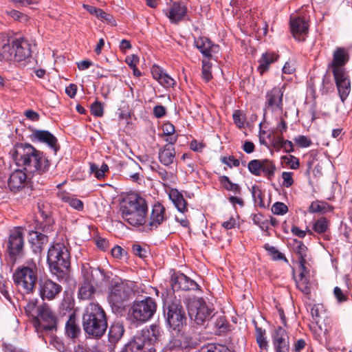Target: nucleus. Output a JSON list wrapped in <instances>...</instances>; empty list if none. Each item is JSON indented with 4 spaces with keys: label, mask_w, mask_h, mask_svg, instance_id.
Returning <instances> with one entry per match:
<instances>
[{
    "label": "nucleus",
    "mask_w": 352,
    "mask_h": 352,
    "mask_svg": "<svg viewBox=\"0 0 352 352\" xmlns=\"http://www.w3.org/2000/svg\"><path fill=\"white\" fill-rule=\"evenodd\" d=\"M83 8L90 14L96 16L98 19H100L101 20L106 21L107 23L111 25H116V21L113 16L110 14L105 12L100 8H98L96 7L86 4L83 5Z\"/></svg>",
    "instance_id": "obj_36"
},
{
    "label": "nucleus",
    "mask_w": 352,
    "mask_h": 352,
    "mask_svg": "<svg viewBox=\"0 0 352 352\" xmlns=\"http://www.w3.org/2000/svg\"><path fill=\"white\" fill-rule=\"evenodd\" d=\"M252 221L254 223L258 226L262 230L267 232L269 230V219L265 217L262 214L258 213L254 214Z\"/></svg>",
    "instance_id": "obj_44"
},
{
    "label": "nucleus",
    "mask_w": 352,
    "mask_h": 352,
    "mask_svg": "<svg viewBox=\"0 0 352 352\" xmlns=\"http://www.w3.org/2000/svg\"><path fill=\"white\" fill-rule=\"evenodd\" d=\"M82 280L91 283L94 287L102 285L106 279V275L103 270L85 265L82 266Z\"/></svg>",
    "instance_id": "obj_17"
},
{
    "label": "nucleus",
    "mask_w": 352,
    "mask_h": 352,
    "mask_svg": "<svg viewBox=\"0 0 352 352\" xmlns=\"http://www.w3.org/2000/svg\"><path fill=\"white\" fill-rule=\"evenodd\" d=\"M38 314L34 318L36 328H41L46 331L56 329L57 318L55 313L47 304H43L37 308Z\"/></svg>",
    "instance_id": "obj_12"
},
{
    "label": "nucleus",
    "mask_w": 352,
    "mask_h": 352,
    "mask_svg": "<svg viewBox=\"0 0 352 352\" xmlns=\"http://www.w3.org/2000/svg\"><path fill=\"white\" fill-rule=\"evenodd\" d=\"M50 344L59 352H69L67 351V347L65 346L63 341L58 338H52Z\"/></svg>",
    "instance_id": "obj_55"
},
{
    "label": "nucleus",
    "mask_w": 352,
    "mask_h": 352,
    "mask_svg": "<svg viewBox=\"0 0 352 352\" xmlns=\"http://www.w3.org/2000/svg\"><path fill=\"white\" fill-rule=\"evenodd\" d=\"M281 161L283 164L289 166L293 169H296L298 166V160L293 155L283 156L281 158Z\"/></svg>",
    "instance_id": "obj_53"
},
{
    "label": "nucleus",
    "mask_w": 352,
    "mask_h": 352,
    "mask_svg": "<svg viewBox=\"0 0 352 352\" xmlns=\"http://www.w3.org/2000/svg\"><path fill=\"white\" fill-rule=\"evenodd\" d=\"M68 204L72 208L78 211H82L83 210L84 204L82 201L73 196L70 199H69Z\"/></svg>",
    "instance_id": "obj_57"
},
{
    "label": "nucleus",
    "mask_w": 352,
    "mask_h": 352,
    "mask_svg": "<svg viewBox=\"0 0 352 352\" xmlns=\"http://www.w3.org/2000/svg\"><path fill=\"white\" fill-rule=\"evenodd\" d=\"M24 248L23 229L21 227L11 230L7 242V251L12 259L22 256Z\"/></svg>",
    "instance_id": "obj_13"
},
{
    "label": "nucleus",
    "mask_w": 352,
    "mask_h": 352,
    "mask_svg": "<svg viewBox=\"0 0 352 352\" xmlns=\"http://www.w3.org/2000/svg\"><path fill=\"white\" fill-rule=\"evenodd\" d=\"M328 222L326 218L322 217L313 225V229L318 233H323L327 229Z\"/></svg>",
    "instance_id": "obj_50"
},
{
    "label": "nucleus",
    "mask_w": 352,
    "mask_h": 352,
    "mask_svg": "<svg viewBox=\"0 0 352 352\" xmlns=\"http://www.w3.org/2000/svg\"><path fill=\"white\" fill-rule=\"evenodd\" d=\"M292 175L293 173L290 172H283L282 173V178L283 179L282 185L283 186L289 188L293 184L294 180L292 178Z\"/></svg>",
    "instance_id": "obj_59"
},
{
    "label": "nucleus",
    "mask_w": 352,
    "mask_h": 352,
    "mask_svg": "<svg viewBox=\"0 0 352 352\" xmlns=\"http://www.w3.org/2000/svg\"><path fill=\"white\" fill-rule=\"evenodd\" d=\"M199 352H230V350L225 345L210 343L202 346Z\"/></svg>",
    "instance_id": "obj_43"
},
{
    "label": "nucleus",
    "mask_w": 352,
    "mask_h": 352,
    "mask_svg": "<svg viewBox=\"0 0 352 352\" xmlns=\"http://www.w3.org/2000/svg\"><path fill=\"white\" fill-rule=\"evenodd\" d=\"M140 166L134 160L129 159L122 165L123 173L129 177L133 182H139L140 180Z\"/></svg>",
    "instance_id": "obj_33"
},
{
    "label": "nucleus",
    "mask_w": 352,
    "mask_h": 352,
    "mask_svg": "<svg viewBox=\"0 0 352 352\" xmlns=\"http://www.w3.org/2000/svg\"><path fill=\"white\" fill-rule=\"evenodd\" d=\"M65 334L66 336L75 340L81 335V329L76 320V316L74 313L69 316V318L65 324Z\"/></svg>",
    "instance_id": "obj_32"
},
{
    "label": "nucleus",
    "mask_w": 352,
    "mask_h": 352,
    "mask_svg": "<svg viewBox=\"0 0 352 352\" xmlns=\"http://www.w3.org/2000/svg\"><path fill=\"white\" fill-rule=\"evenodd\" d=\"M220 182L226 190L232 191L234 193L241 192V187L238 184L232 183L228 177L225 175L221 177Z\"/></svg>",
    "instance_id": "obj_45"
},
{
    "label": "nucleus",
    "mask_w": 352,
    "mask_h": 352,
    "mask_svg": "<svg viewBox=\"0 0 352 352\" xmlns=\"http://www.w3.org/2000/svg\"><path fill=\"white\" fill-rule=\"evenodd\" d=\"M14 49L13 60L20 62L31 55L30 44L23 38L14 39Z\"/></svg>",
    "instance_id": "obj_25"
},
{
    "label": "nucleus",
    "mask_w": 352,
    "mask_h": 352,
    "mask_svg": "<svg viewBox=\"0 0 352 352\" xmlns=\"http://www.w3.org/2000/svg\"><path fill=\"white\" fill-rule=\"evenodd\" d=\"M294 250L296 254V258L298 265L299 275L296 278V284L297 288L303 294H308V278L307 277V248L300 241L295 239L294 241Z\"/></svg>",
    "instance_id": "obj_8"
},
{
    "label": "nucleus",
    "mask_w": 352,
    "mask_h": 352,
    "mask_svg": "<svg viewBox=\"0 0 352 352\" xmlns=\"http://www.w3.org/2000/svg\"><path fill=\"white\" fill-rule=\"evenodd\" d=\"M82 328L89 338H101L108 327L104 309L98 304L90 302L82 315Z\"/></svg>",
    "instance_id": "obj_2"
},
{
    "label": "nucleus",
    "mask_w": 352,
    "mask_h": 352,
    "mask_svg": "<svg viewBox=\"0 0 352 352\" xmlns=\"http://www.w3.org/2000/svg\"><path fill=\"white\" fill-rule=\"evenodd\" d=\"M175 158V146L170 144H165L160 148L158 151V159L164 166H169L173 163Z\"/></svg>",
    "instance_id": "obj_31"
},
{
    "label": "nucleus",
    "mask_w": 352,
    "mask_h": 352,
    "mask_svg": "<svg viewBox=\"0 0 352 352\" xmlns=\"http://www.w3.org/2000/svg\"><path fill=\"white\" fill-rule=\"evenodd\" d=\"M109 166L106 164H102L100 167L95 163L90 164V173L94 174L98 179L104 177L105 173L108 172Z\"/></svg>",
    "instance_id": "obj_40"
},
{
    "label": "nucleus",
    "mask_w": 352,
    "mask_h": 352,
    "mask_svg": "<svg viewBox=\"0 0 352 352\" xmlns=\"http://www.w3.org/2000/svg\"><path fill=\"white\" fill-rule=\"evenodd\" d=\"M37 267L32 261L19 267L13 274L14 283L23 293L31 294L37 282Z\"/></svg>",
    "instance_id": "obj_5"
},
{
    "label": "nucleus",
    "mask_w": 352,
    "mask_h": 352,
    "mask_svg": "<svg viewBox=\"0 0 352 352\" xmlns=\"http://www.w3.org/2000/svg\"><path fill=\"white\" fill-rule=\"evenodd\" d=\"M30 139L33 142L46 144L54 153L59 149L57 138L48 131L34 129L32 131Z\"/></svg>",
    "instance_id": "obj_18"
},
{
    "label": "nucleus",
    "mask_w": 352,
    "mask_h": 352,
    "mask_svg": "<svg viewBox=\"0 0 352 352\" xmlns=\"http://www.w3.org/2000/svg\"><path fill=\"white\" fill-rule=\"evenodd\" d=\"M158 82L164 87H171L175 85V80L166 72L161 77Z\"/></svg>",
    "instance_id": "obj_56"
},
{
    "label": "nucleus",
    "mask_w": 352,
    "mask_h": 352,
    "mask_svg": "<svg viewBox=\"0 0 352 352\" xmlns=\"http://www.w3.org/2000/svg\"><path fill=\"white\" fill-rule=\"evenodd\" d=\"M164 315L169 330L173 333L179 334L186 326V316L181 302L178 300L167 305Z\"/></svg>",
    "instance_id": "obj_7"
},
{
    "label": "nucleus",
    "mask_w": 352,
    "mask_h": 352,
    "mask_svg": "<svg viewBox=\"0 0 352 352\" xmlns=\"http://www.w3.org/2000/svg\"><path fill=\"white\" fill-rule=\"evenodd\" d=\"M211 67L212 63L209 60H202V78L206 82H208L212 78Z\"/></svg>",
    "instance_id": "obj_47"
},
{
    "label": "nucleus",
    "mask_w": 352,
    "mask_h": 352,
    "mask_svg": "<svg viewBox=\"0 0 352 352\" xmlns=\"http://www.w3.org/2000/svg\"><path fill=\"white\" fill-rule=\"evenodd\" d=\"M27 174L22 170H14L8 179V186L11 191L16 192L25 186Z\"/></svg>",
    "instance_id": "obj_27"
},
{
    "label": "nucleus",
    "mask_w": 352,
    "mask_h": 352,
    "mask_svg": "<svg viewBox=\"0 0 352 352\" xmlns=\"http://www.w3.org/2000/svg\"><path fill=\"white\" fill-rule=\"evenodd\" d=\"M173 202L177 210L184 213L188 211L187 202L184 198L183 195L180 194L177 190L173 192L170 195Z\"/></svg>",
    "instance_id": "obj_39"
},
{
    "label": "nucleus",
    "mask_w": 352,
    "mask_h": 352,
    "mask_svg": "<svg viewBox=\"0 0 352 352\" xmlns=\"http://www.w3.org/2000/svg\"><path fill=\"white\" fill-rule=\"evenodd\" d=\"M157 304L151 297L141 300H135L131 307V316L134 320L144 322L150 320L155 314Z\"/></svg>",
    "instance_id": "obj_10"
},
{
    "label": "nucleus",
    "mask_w": 352,
    "mask_h": 352,
    "mask_svg": "<svg viewBox=\"0 0 352 352\" xmlns=\"http://www.w3.org/2000/svg\"><path fill=\"white\" fill-rule=\"evenodd\" d=\"M222 163L228 165L229 167H238L240 164L239 160L234 158L232 155L229 157H223L221 158Z\"/></svg>",
    "instance_id": "obj_58"
},
{
    "label": "nucleus",
    "mask_w": 352,
    "mask_h": 352,
    "mask_svg": "<svg viewBox=\"0 0 352 352\" xmlns=\"http://www.w3.org/2000/svg\"><path fill=\"white\" fill-rule=\"evenodd\" d=\"M167 218L165 207L161 203L157 202L152 207L149 223L146 226L149 230H153L157 228Z\"/></svg>",
    "instance_id": "obj_24"
},
{
    "label": "nucleus",
    "mask_w": 352,
    "mask_h": 352,
    "mask_svg": "<svg viewBox=\"0 0 352 352\" xmlns=\"http://www.w3.org/2000/svg\"><path fill=\"white\" fill-rule=\"evenodd\" d=\"M272 339L275 352H289V336L283 328L278 327L275 329Z\"/></svg>",
    "instance_id": "obj_23"
},
{
    "label": "nucleus",
    "mask_w": 352,
    "mask_h": 352,
    "mask_svg": "<svg viewBox=\"0 0 352 352\" xmlns=\"http://www.w3.org/2000/svg\"><path fill=\"white\" fill-rule=\"evenodd\" d=\"M179 337V341L180 342V346L182 348H192L194 346V342L191 336L184 334V330L179 334H176Z\"/></svg>",
    "instance_id": "obj_48"
},
{
    "label": "nucleus",
    "mask_w": 352,
    "mask_h": 352,
    "mask_svg": "<svg viewBox=\"0 0 352 352\" xmlns=\"http://www.w3.org/2000/svg\"><path fill=\"white\" fill-rule=\"evenodd\" d=\"M39 294L43 300H54L62 291V286L50 279L41 280Z\"/></svg>",
    "instance_id": "obj_16"
},
{
    "label": "nucleus",
    "mask_w": 352,
    "mask_h": 352,
    "mask_svg": "<svg viewBox=\"0 0 352 352\" xmlns=\"http://www.w3.org/2000/svg\"><path fill=\"white\" fill-rule=\"evenodd\" d=\"M91 113L96 117H102L104 113V108L102 102L99 101H95L91 105Z\"/></svg>",
    "instance_id": "obj_52"
},
{
    "label": "nucleus",
    "mask_w": 352,
    "mask_h": 352,
    "mask_svg": "<svg viewBox=\"0 0 352 352\" xmlns=\"http://www.w3.org/2000/svg\"><path fill=\"white\" fill-rule=\"evenodd\" d=\"M12 155L16 164L29 173L42 175L47 173L51 166L43 152L37 150L30 144H16Z\"/></svg>",
    "instance_id": "obj_1"
},
{
    "label": "nucleus",
    "mask_w": 352,
    "mask_h": 352,
    "mask_svg": "<svg viewBox=\"0 0 352 352\" xmlns=\"http://www.w3.org/2000/svg\"><path fill=\"white\" fill-rule=\"evenodd\" d=\"M170 285L173 291L177 290H194L198 289L199 285L193 280L186 276L183 273H175L172 275Z\"/></svg>",
    "instance_id": "obj_21"
},
{
    "label": "nucleus",
    "mask_w": 352,
    "mask_h": 352,
    "mask_svg": "<svg viewBox=\"0 0 352 352\" xmlns=\"http://www.w3.org/2000/svg\"><path fill=\"white\" fill-rule=\"evenodd\" d=\"M234 124L241 128L244 125V119L241 117V113L239 110H236L232 115Z\"/></svg>",
    "instance_id": "obj_63"
},
{
    "label": "nucleus",
    "mask_w": 352,
    "mask_h": 352,
    "mask_svg": "<svg viewBox=\"0 0 352 352\" xmlns=\"http://www.w3.org/2000/svg\"><path fill=\"white\" fill-rule=\"evenodd\" d=\"M187 308L190 319L194 320L199 325L203 324L205 321L211 318L212 310L203 298L190 299Z\"/></svg>",
    "instance_id": "obj_11"
},
{
    "label": "nucleus",
    "mask_w": 352,
    "mask_h": 352,
    "mask_svg": "<svg viewBox=\"0 0 352 352\" xmlns=\"http://www.w3.org/2000/svg\"><path fill=\"white\" fill-rule=\"evenodd\" d=\"M283 91L280 87H274L266 94L265 108L275 112H283Z\"/></svg>",
    "instance_id": "obj_20"
},
{
    "label": "nucleus",
    "mask_w": 352,
    "mask_h": 352,
    "mask_svg": "<svg viewBox=\"0 0 352 352\" xmlns=\"http://www.w3.org/2000/svg\"><path fill=\"white\" fill-rule=\"evenodd\" d=\"M122 352H145L133 340L128 343Z\"/></svg>",
    "instance_id": "obj_62"
},
{
    "label": "nucleus",
    "mask_w": 352,
    "mask_h": 352,
    "mask_svg": "<svg viewBox=\"0 0 352 352\" xmlns=\"http://www.w3.org/2000/svg\"><path fill=\"white\" fill-rule=\"evenodd\" d=\"M14 39L0 36V60H13Z\"/></svg>",
    "instance_id": "obj_29"
},
{
    "label": "nucleus",
    "mask_w": 352,
    "mask_h": 352,
    "mask_svg": "<svg viewBox=\"0 0 352 352\" xmlns=\"http://www.w3.org/2000/svg\"><path fill=\"white\" fill-rule=\"evenodd\" d=\"M153 169L158 174L161 179L166 183L169 182L173 177L172 173L167 172L159 165L157 166V169H155L154 168H153Z\"/></svg>",
    "instance_id": "obj_54"
},
{
    "label": "nucleus",
    "mask_w": 352,
    "mask_h": 352,
    "mask_svg": "<svg viewBox=\"0 0 352 352\" xmlns=\"http://www.w3.org/2000/svg\"><path fill=\"white\" fill-rule=\"evenodd\" d=\"M132 293V287L128 282L118 277L113 278L109 287L108 302L112 307L120 309L129 300Z\"/></svg>",
    "instance_id": "obj_6"
},
{
    "label": "nucleus",
    "mask_w": 352,
    "mask_h": 352,
    "mask_svg": "<svg viewBox=\"0 0 352 352\" xmlns=\"http://www.w3.org/2000/svg\"><path fill=\"white\" fill-rule=\"evenodd\" d=\"M153 114L157 118H161L166 114V109L162 105H156L153 108Z\"/></svg>",
    "instance_id": "obj_64"
},
{
    "label": "nucleus",
    "mask_w": 352,
    "mask_h": 352,
    "mask_svg": "<svg viewBox=\"0 0 352 352\" xmlns=\"http://www.w3.org/2000/svg\"><path fill=\"white\" fill-rule=\"evenodd\" d=\"M256 342L261 350H266L268 347V342L265 338V330L261 327L255 326Z\"/></svg>",
    "instance_id": "obj_41"
},
{
    "label": "nucleus",
    "mask_w": 352,
    "mask_h": 352,
    "mask_svg": "<svg viewBox=\"0 0 352 352\" xmlns=\"http://www.w3.org/2000/svg\"><path fill=\"white\" fill-rule=\"evenodd\" d=\"M311 316L316 324L322 330V323L326 316V311L322 304L314 305L311 308Z\"/></svg>",
    "instance_id": "obj_37"
},
{
    "label": "nucleus",
    "mask_w": 352,
    "mask_h": 352,
    "mask_svg": "<svg viewBox=\"0 0 352 352\" xmlns=\"http://www.w3.org/2000/svg\"><path fill=\"white\" fill-rule=\"evenodd\" d=\"M29 235V242L33 252L36 254H40L43 245L47 242V236L38 231H31Z\"/></svg>",
    "instance_id": "obj_30"
},
{
    "label": "nucleus",
    "mask_w": 352,
    "mask_h": 352,
    "mask_svg": "<svg viewBox=\"0 0 352 352\" xmlns=\"http://www.w3.org/2000/svg\"><path fill=\"white\" fill-rule=\"evenodd\" d=\"M265 249L268 252L272 259L274 261L283 260L285 263H288V260L285 258L284 254L279 252L274 246H270L268 244L265 245Z\"/></svg>",
    "instance_id": "obj_46"
},
{
    "label": "nucleus",
    "mask_w": 352,
    "mask_h": 352,
    "mask_svg": "<svg viewBox=\"0 0 352 352\" xmlns=\"http://www.w3.org/2000/svg\"><path fill=\"white\" fill-rule=\"evenodd\" d=\"M162 336V331L159 325L151 324L138 332L133 340L137 346L145 352H155Z\"/></svg>",
    "instance_id": "obj_9"
},
{
    "label": "nucleus",
    "mask_w": 352,
    "mask_h": 352,
    "mask_svg": "<svg viewBox=\"0 0 352 352\" xmlns=\"http://www.w3.org/2000/svg\"><path fill=\"white\" fill-rule=\"evenodd\" d=\"M333 294L338 302H343L347 300V295L339 287H335Z\"/></svg>",
    "instance_id": "obj_60"
},
{
    "label": "nucleus",
    "mask_w": 352,
    "mask_h": 352,
    "mask_svg": "<svg viewBox=\"0 0 352 352\" xmlns=\"http://www.w3.org/2000/svg\"><path fill=\"white\" fill-rule=\"evenodd\" d=\"M124 332V326L122 322H114L109 327L108 337L111 343L116 344L122 337Z\"/></svg>",
    "instance_id": "obj_34"
},
{
    "label": "nucleus",
    "mask_w": 352,
    "mask_h": 352,
    "mask_svg": "<svg viewBox=\"0 0 352 352\" xmlns=\"http://www.w3.org/2000/svg\"><path fill=\"white\" fill-rule=\"evenodd\" d=\"M248 168L252 175L261 176L263 173L269 180L272 179L276 170L274 163L268 159L252 160L249 162Z\"/></svg>",
    "instance_id": "obj_14"
},
{
    "label": "nucleus",
    "mask_w": 352,
    "mask_h": 352,
    "mask_svg": "<svg viewBox=\"0 0 352 352\" xmlns=\"http://www.w3.org/2000/svg\"><path fill=\"white\" fill-rule=\"evenodd\" d=\"M331 208L329 204L324 201H313L309 206V212L324 214L330 210Z\"/></svg>",
    "instance_id": "obj_42"
},
{
    "label": "nucleus",
    "mask_w": 352,
    "mask_h": 352,
    "mask_svg": "<svg viewBox=\"0 0 352 352\" xmlns=\"http://www.w3.org/2000/svg\"><path fill=\"white\" fill-rule=\"evenodd\" d=\"M339 96L342 102L347 98L351 91V81L346 72L333 73Z\"/></svg>",
    "instance_id": "obj_22"
},
{
    "label": "nucleus",
    "mask_w": 352,
    "mask_h": 352,
    "mask_svg": "<svg viewBox=\"0 0 352 352\" xmlns=\"http://www.w3.org/2000/svg\"><path fill=\"white\" fill-rule=\"evenodd\" d=\"M291 31L294 38L298 41H305L307 34L308 23L305 17L297 16L290 19Z\"/></svg>",
    "instance_id": "obj_19"
},
{
    "label": "nucleus",
    "mask_w": 352,
    "mask_h": 352,
    "mask_svg": "<svg viewBox=\"0 0 352 352\" xmlns=\"http://www.w3.org/2000/svg\"><path fill=\"white\" fill-rule=\"evenodd\" d=\"M278 58V55L274 52H265L258 60V66L257 70L262 75L265 72L272 63L275 62Z\"/></svg>",
    "instance_id": "obj_35"
},
{
    "label": "nucleus",
    "mask_w": 352,
    "mask_h": 352,
    "mask_svg": "<svg viewBox=\"0 0 352 352\" xmlns=\"http://www.w3.org/2000/svg\"><path fill=\"white\" fill-rule=\"evenodd\" d=\"M132 252L135 256L140 258L146 256V250L139 244H133L132 245Z\"/></svg>",
    "instance_id": "obj_61"
},
{
    "label": "nucleus",
    "mask_w": 352,
    "mask_h": 352,
    "mask_svg": "<svg viewBox=\"0 0 352 352\" xmlns=\"http://www.w3.org/2000/svg\"><path fill=\"white\" fill-rule=\"evenodd\" d=\"M349 60V54L348 50L344 47H337L333 53V60L329 64V68L332 73L346 72L345 65Z\"/></svg>",
    "instance_id": "obj_15"
},
{
    "label": "nucleus",
    "mask_w": 352,
    "mask_h": 352,
    "mask_svg": "<svg viewBox=\"0 0 352 352\" xmlns=\"http://www.w3.org/2000/svg\"><path fill=\"white\" fill-rule=\"evenodd\" d=\"M288 211L287 206L282 202H276L272 206V212L274 214L283 215Z\"/></svg>",
    "instance_id": "obj_51"
},
{
    "label": "nucleus",
    "mask_w": 352,
    "mask_h": 352,
    "mask_svg": "<svg viewBox=\"0 0 352 352\" xmlns=\"http://www.w3.org/2000/svg\"><path fill=\"white\" fill-rule=\"evenodd\" d=\"M147 210L146 200L139 196L130 198L120 207L122 219L133 226L143 225L146 222Z\"/></svg>",
    "instance_id": "obj_4"
},
{
    "label": "nucleus",
    "mask_w": 352,
    "mask_h": 352,
    "mask_svg": "<svg viewBox=\"0 0 352 352\" xmlns=\"http://www.w3.org/2000/svg\"><path fill=\"white\" fill-rule=\"evenodd\" d=\"M47 261L51 273L57 276L58 279H63L68 275L70 253L63 243H55L49 248Z\"/></svg>",
    "instance_id": "obj_3"
},
{
    "label": "nucleus",
    "mask_w": 352,
    "mask_h": 352,
    "mask_svg": "<svg viewBox=\"0 0 352 352\" xmlns=\"http://www.w3.org/2000/svg\"><path fill=\"white\" fill-rule=\"evenodd\" d=\"M252 195L255 204L263 208L265 204L263 199V195L261 190L256 186H253L252 188Z\"/></svg>",
    "instance_id": "obj_49"
},
{
    "label": "nucleus",
    "mask_w": 352,
    "mask_h": 352,
    "mask_svg": "<svg viewBox=\"0 0 352 352\" xmlns=\"http://www.w3.org/2000/svg\"><path fill=\"white\" fill-rule=\"evenodd\" d=\"M195 45L208 58L212 56V53L217 52L216 50L219 47L218 45L212 44L208 38L204 36L195 38Z\"/></svg>",
    "instance_id": "obj_28"
},
{
    "label": "nucleus",
    "mask_w": 352,
    "mask_h": 352,
    "mask_svg": "<svg viewBox=\"0 0 352 352\" xmlns=\"http://www.w3.org/2000/svg\"><path fill=\"white\" fill-rule=\"evenodd\" d=\"M187 12V7L182 1L173 2L166 13L171 23H178L182 21Z\"/></svg>",
    "instance_id": "obj_26"
},
{
    "label": "nucleus",
    "mask_w": 352,
    "mask_h": 352,
    "mask_svg": "<svg viewBox=\"0 0 352 352\" xmlns=\"http://www.w3.org/2000/svg\"><path fill=\"white\" fill-rule=\"evenodd\" d=\"M96 287L82 280V283L78 290V297L82 300H89L95 294Z\"/></svg>",
    "instance_id": "obj_38"
}]
</instances>
